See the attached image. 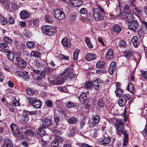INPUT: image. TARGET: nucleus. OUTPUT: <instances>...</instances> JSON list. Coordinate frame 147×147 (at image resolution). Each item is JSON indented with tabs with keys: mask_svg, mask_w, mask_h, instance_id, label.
Returning a JSON list of instances; mask_svg holds the SVG:
<instances>
[{
	"mask_svg": "<svg viewBox=\"0 0 147 147\" xmlns=\"http://www.w3.org/2000/svg\"><path fill=\"white\" fill-rule=\"evenodd\" d=\"M8 22L11 24H13L15 22V20L14 18L12 17H9L8 20Z\"/></svg>",
	"mask_w": 147,
	"mask_h": 147,
	"instance_id": "60",
	"label": "nucleus"
},
{
	"mask_svg": "<svg viewBox=\"0 0 147 147\" xmlns=\"http://www.w3.org/2000/svg\"><path fill=\"white\" fill-rule=\"evenodd\" d=\"M54 16L55 18L59 20H62L65 18L64 12L59 9L57 8L54 10Z\"/></svg>",
	"mask_w": 147,
	"mask_h": 147,
	"instance_id": "6",
	"label": "nucleus"
},
{
	"mask_svg": "<svg viewBox=\"0 0 147 147\" xmlns=\"http://www.w3.org/2000/svg\"><path fill=\"white\" fill-rule=\"evenodd\" d=\"M96 55L94 54L90 53L87 54L85 57L86 60L88 61H91L96 59Z\"/></svg>",
	"mask_w": 147,
	"mask_h": 147,
	"instance_id": "15",
	"label": "nucleus"
},
{
	"mask_svg": "<svg viewBox=\"0 0 147 147\" xmlns=\"http://www.w3.org/2000/svg\"><path fill=\"white\" fill-rule=\"evenodd\" d=\"M143 134L144 136L147 135V124L146 125L143 131Z\"/></svg>",
	"mask_w": 147,
	"mask_h": 147,
	"instance_id": "64",
	"label": "nucleus"
},
{
	"mask_svg": "<svg viewBox=\"0 0 147 147\" xmlns=\"http://www.w3.org/2000/svg\"><path fill=\"white\" fill-rule=\"evenodd\" d=\"M40 22V20L38 19H36L33 21V24L36 26H38Z\"/></svg>",
	"mask_w": 147,
	"mask_h": 147,
	"instance_id": "58",
	"label": "nucleus"
},
{
	"mask_svg": "<svg viewBox=\"0 0 147 147\" xmlns=\"http://www.w3.org/2000/svg\"><path fill=\"white\" fill-rule=\"evenodd\" d=\"M8 48V47H0V51L9 53L10 51L9 50Z\"/></svg>",
	"mask_w": 147,
	"mask_h": 147,
	"instance_id": "41",
	"label": "nucleus"
},
{
	"mask_svg": "<svg viewBox=\"0 0 147 147\" xmlns=\"http://www.w3.org/2000/svg\"><path fill=\"white\" fill-rule=\"evenodd\" d=\"M92 86V83H91V82H87L85 84V87L87 88H89L91 87Z\"/></svg>",
	"mask_w": 147,
	"mask_h": 147,
	"instance_id": "57",
	"label": "nucleus"
},
{
	"mask_svg": "<svg viewBox=\"0 0 147 147\" xmlns=\"http://www.w3.org/2000/svg\"><path fill=\"white\" fill-rule=\"evenodd\" d=\"M123 90L121 89L120 88H118L116 89V90L115 91L116 96L117 97L121 96L123 93Z\"/></svg>",
	"mask_w": 147,
	"mask_h": 147,
	"instance_id": "32",
	"label": "nucleus"
},
{
	"mask_svg": "<svg viewBox=\"0 0 147 147\" xmlns=\"http://www.w3.org/2000/svg\"><path fill=\"white\" fill-rule=\"evenodd\" d=\"M115 127L117 130V134L119 136L123 134V146L126 145L128 142V135L127 133V131L125 129V125L123 122L120 119H117L115 123Z\"/></svg>",
	"mask_w": 147,
	"mask_h": 147,
	"instance_id": "1",
	"label": "nucleus"
},
{
	"mask_svg": "<svg viewBox=\"0 0 147 147\" xmlns=\"http://www.w3.org/2000/svg\"><path fill=\"white\" fill-rule=\"evenodd\" d=\"M80 13L82 14H85L87 13V11L85 8H83L80 10Z\"/></svg>",
	"mask_w": 147,
	"mask_h": 147,
	"instance_id": "56",
	"label": "nucleus"
},
{
	"mask_svg": "<svg viewBox=\"0 0 147 147\" xmlns=\"http://www.w3.org/2000/svg\"><path fill=\"white\" fill-rule=\"evenodd\" d=\"M2 147H13L11 140L9 139L5 140L3 142Z\"/></svg>",
	"mask_w": 147,
	"mask_h": 147,
	"instance_id": "16",
	"label": "nucleus"
},
{
	"mask_svg": "<svg viewBox=\"0 0 147 147\" xmlns=\"http://www.w3.org/2000/svg\"><path fill=\"white\" fill-rule=\"evenodd\" d=\"M44 129L43 128V127L41 126V127H40L38 129V134L41 136L40 137H42V136H44L45 134V131Z\"/></svg>",
	"mask_w": 147,
	"mask_h": 147,
	"instance_id": "35",
	"label": "nucleus"
},
{
	"mask_svg": "<svg viewBox=\"0 0 147 147\" xmlns=\"http://www.w3.org/2000/svg\"><path fill=\"white\" fill-rule=\"evenodd\" d=\"M85 41L86 44L87 45L89 46H92V45L91 44V41L90 39L88 37H86L85 38Z\"/></svg>",
	"mask_w": 147,
	"mask_h": 147,
	"instance_id": "46",
	"label": "nucleus"
},
{
	"mask_svg": "<svg viewBox=\"0 0 147 147\" xmlns=\"http://www.w3.org/2000/svg\"><path fill=\"white\" fill-rule=\"evenodd\" d=\"M134 13L138 18L142 15V11L140 8L136 6L134 7Z\"/></svg>",
	"mask_w": 147,
	"mask_h": 147,
	"instance_id": "22",
	"label": "nucleus"
},
{
	"mask_svg": "<svg viewBox=\"0 0 147 147\" xmlns=\"http://www.w3.org/2000/svg\"><path fill=\"white\" fill-rule=\"evenodd\" d=\"M54 139L57 141L59 144V143H62L63 141V138L58 136H57L55 139Z\"/></svg>",
	"mask_w": 147,
	"mask_h": 147,
	"instance_id": "47",
	"label": "nucleus"
},
{
	"mask_svg": "<svg viewBox=\"0 0 147 147\" xmlns=\"http://www.w3.org/2000/svg\"><path fill=\"white\" fill-rule=\"evenodd\" d=\"M31 55L32 57L40 58L41 56V53L36 51H32L31 53Z\"/></svg>",
	"mask_w": 147,
	"mask_h": 147,
	"instance_id": "34",
	"label": "nucleus"
},
{
	"mask_svg": "<svg viewBox=\"0 0 147 147\" xmlns=\"http://www.w3.org/2000/svg\"><path fill=\"white\" fill-rule=\"evenodd\" d=\"M20 16L22 19H26L30 17V14L28 13L26 11L23 10L20 13Z\"/></svg>",
	"mask_w": 147,
	"mask_h": 147,
	"instance_id": "20",
	"label": "nucleus"
},
{
	"mask_svg": "<svg viewBox=\"0 0 147 147\" xmlns=\"http://www.w3.org/2000/svg\"><path fill=\"white\" fill-rule=\"evenodd\" d=\"M80 50L79 49H76V51L74 52L73 54V57L74 60L77 61L78 59V56Z\"/></svg>",
	"mask_w": 147,
	"mask_h": 147,
	"instance_id": "33",
	"label": "nucleus"
},
{
	"mask_svg": "<svg viewBox=\"0 0 147 147\" xmlns=\"http://www.w3.org/2000/svg\"><path fill=\"white\" fill-rule=\"evenodd\" d=\"M133 52L132 50H128L123 52V56L127 59L130 58L133 56Z\"/></svg>",
	"mask_w": 147,
	"mask_h": 147,
	"instance_id": "19",
	"label": "nucleus"
},
{
	"mask_svg": "<svg viewBox=\"0 0 147 147\" xmlns=\"http://www.w3.org/2000/svg\"><path fill=\"white\" fill-rule=\"evenodd\" d=\"M28 119L29 117L28 116L26 115H25L22 116L21 119V121L22 122H27Z\"/></svg>",
	"mask_w": 147,
	"mask_h": 147,
	"instance_id": "45",
	"label": "nucleus"
},
{
	"mask_svg": "<svg viewBox=\"0 0 147 147\" xmlns=\"http://www.w3.org/2000/svg\"><path fill=\"white\" fill-rule=\"evenodd\" d=\"M131 41L134 46H138V38L136 36L133 37L131 39Z\"/></svg>",
	"mask_w": 147,
	"mask_h": 147,
	"instance_id": "42",
	"label": "nucleus"
},
{
	"mask_svg": "<svg viewBox=\"0 0 147 147\" xmlns=\"http://www.w3.org/2000/svg\"><path fill=\"white\" fill-rule=\"evenodd\" d=\"M58 89L61 92H66L68 91V90L65 87H60L58 88Z\"/></svg>",
	"mask_w": 147,
	"mask_h": 147,
	"instance_id": "54",
	"label": "nucleus"
},
{
	"mask_svg": "<svg viewBox=\"0 0 147 147\" xmlns=\"http://www.w3.org/2000/svg\"><path fill=\"white\" fill-rule=\"evenodd\" d=\"M8 53L7 57L8 59L10 61H12L14 58V55L12 54H11L10 51L9 52V53Z\"/></svg>",
	"mask_w": 147,
	"mask_h": 147,
	"instance_id": "48",
	"label": "nucleus"
},
{
	"mask_svg": "<svg viewBox=\"0 0 147 147\" xmlns=\"http://www.w3.org/2000/svg\"><path fill=\"white\" fill-rule=\"evenodd\" d=\"M86 123L85 120H82L80 122L79 125L81 128H82Z\"/></svg>",
	"mask_w": 147,
	"mask_h": 147,
	"instance_id": "51",
	"label": "nucleus"
},
{
	"mask_svg": "<svg viewBox=\"0 0 147 147\" xmlns=\"http://www.w3.org/2000/svg\"><path fill=\"white\" fill-rule=\"evenodd\" d=\"M113 52L111 49H109L108 50L105 55V58L107 59H110L113 57Z\"/></svg>",
	"mask_w": 147,
	"mask_h": 147,
	"instance_id": "25",
	"label": "nucleus"
},
{
	"mask_svg": "<svg viewBox=\"0 0 147 147\" xmlns=\"http://www.w3.org/2000/svg\"><path fill=\"white\" fill-rule=\"evenodd\" d=\"M59 144L56 140L54 139L51 143V147H58Z\"/></svg>",
	"mask_w": 147,
	"mask_h": 147,
	"instance_id": "43",
	"label": "nucleus"
},
{
	"mask_svg": "<svg viewBox=\"0 0 147 147\" xmlns=\"http://www.w3.org/2000/svg\"><path fill=\"white\" fill-rule=\"evenodd\" d=\"M101 84L100 80L99 78H97L92 82V86L96 90H98L100 88Z\"/></svg>",
	"mask_w": 147,
	"mask_h": 147,
	"instance_id": "18",
	"label": "nucleus"
},
{
	"mask_svg": "<svg viewBox=\"0 0 147 147\" xmlns=\"http://www.w3.org/2000/svg\"><path fill=\"white\" fill-rule=\"evenodd\" d=\"M79 146L80 147H93L88 144L83 143L79 144Z\"/></svg>",
	"mask_w": 147,
	"mask_h": 147,
	"instance_id": "55",
	"label": "nucleus"
},
{
	"mask_svg": "<svg viewBox=\"0 0 147 147\" xmlns=\"http://www.w3.org/2000/svg\"><path fill=\"white\" fill-rule=\"evenodd\" d=\"M116 63L115 62L112 61L110 65L109 69L115 70V69Z\"/></svg>",
	"mask_w": 147,
	"mask_h": 147,
	"instance_id": "50",
	"label": "nucleus"
},
{
	"mask_svg": "<svg viewBox=\"0 0 147 147\" xmlns=\"http://www.w3.org/2000/svg\"><path fill=\"white\" fill-rule=\"evenodd\" d=\"M0 22L2 25H5L7 24L8 21L3 16H0Z\"/></svg>",
	"mask_w": 147,
	"mask_h": 147,
	"instance_id": "37",
	"label": "nucleus"
},
{
	"mask_svg": "<svg viewBox=\"0 0 147 147\" xmlns=\"http://www.w3.org/2000/svg\"><path fill=\"white\" fill-rule=\"evenodd\" d=\"M127 11L126 10V8H125L124 9V11L122 13H121L119 15H117L115 16V17L117 19H125L126 18V12Z\"/></svg>",
	"mask_w": 147,
	"mask_h": 147,
	"instance_id": "27",
	"label": "nucleus"
},
{
	"mask_svg": "<svg viewBox=\"0 0 147 147\" xmlns=\"http://www.w3.org/2000/svg\"><path fill=\"white\" fill-rule=\"evenodd\" d=\"M127 89L128 90L132 93H134L135 92L134 88L131 83H129L128 84V85L127 88Z\"/></svg>",
	"mask_w": 147,
	"mask_h": 147,
	"instance_id": "30",
	"label": "nucleus"
},
{
	"mask_svg": "<svg viewBox=\"0 0 147 147\" xmlns=\"http://www.w3.org/2000/svg\"><path fill=\"white\" fill-rule=\"evenodd\" d=\"M3 67L4 69L6 71L10 72L11 71V69L7 65H6L5 64H4L3 65Z\"/></svg>",
	"mask_w": 147,
	"mask_h": 147,
	"instance_id": "59",
	"label": "nucleus"
},
{
	"mask_svg": "<svg viewBox=\"0 0 147 147\" xmlns=\"http://www.w3.org/2000/svg\"><path fill=\"white\" fill-rule=\"evenodd\" d=\"M120 97L118 102L119 106L122 107L125 105L127 100L130 99L131 96L128 94H125L122 95Z\"/></svg>",
	"mask_w": 147,
	"mask_h": 147,
	"instance_id": "4",
	"label": "nucleus"
},
{
	"mask_svg": "<svg viewBox=\"0 0 147 147\" xmlns=\"http://www.w3.org/2000/svg\"><path fill=\"white\" fill-rule=\"evenodd\" d=\"M66 79H67L62 74H61L57 77L56 82L55 84H61L64 82V80Z\"/></svg>",
	"mask_w": 147,
	"mask_h": 147,
	"instance_id": "13",
	"label": "nucleus"
},
{
	"mask_svg": "<svg viewBox=\"0 0 147 147\" xmlns=\"http://www.w3.org/2000/svg\"><path fill=\"white\" fill-rule=\"evenodd\" d=\"M98 106L100 108H103L105 106V102L102 98L99 99L97 102Z\"/></svg>",
	"mask_w": 147,
	"mask_h": 147,
	"instance_id": "31",
	"label": "nucleus"
},
{
	"mask_svg": "<svg viewBox=\"0 0 147 147\" xmlns=\"http://www.w3.org/2000/svg\"><path fill=\"white\" fill-rule=\"evenodd\" d=\"M121 27L117 24L115 25L112 27V31L117 34H118L121 30Z\"/></svg>",
	"mask_w": 147,
	"mask_h": 147,
	"instance_id": "23",
	"label": "nucleus"
},
{
	"mask_svg": "<svg viewBox=\"0 0 147 147\" xmlns=\"http://www.w3.org/2000/svg\"><path fill=\"white\" fill-rule=\"evenodd\" d=\"M45 20L49 23H52L53 21L52 17L49 15H46L45 16Z\"/></svg>",
	"mask_w": 147,
	"mask_h": 147,
	"instance_id": "36",
	"label": "nucleus"
},
{
	"mask_svg": "<svg viewBox=\"0 0 147 147\" xmlns=\"http://www.w3.org/2000/svg\"><path fill=\"white\" fill-rule=\"evenodd\" d=\"M102 13H104V10L100 6L94 9V16L96 21H100L103 19L104 16Z\"/></svg>",
	"mask_w": 147,
	"mask_h": 147,
	"instance_id": "2",
	"label": "nucleus"
},
{
	"mask_svg": "<svg viewBox=\"0 0 147 147\" xmlns=\"http://www.w3.org/2000/svg\"><path fill=\"white\" fill-rule=\"evenodd\" d=\"M73 69L71 68H68L66 69L62 74L67 79H71L74 77L73 73Z\"/></svg>",
	"mask_w": 147,
	"mask_h": 147,
	"instance_id": "7",
	"label": "nucleus"
},
{
	"mask_svg": "<svg viewBox=\"0 0 147 147\" xmlns=\"http://www.w3.org/2000/svg\"><path fill=\"white\" fill-rule=\"evenodd\" d=\"M42 122L43 125L41 126L43 127L44 129L47 127H50L52 124L51 120L49 118H46L44 120L42 119Z\"/></svg>",
	"mask_w": 147,
	"mask_h": 147,
	"instance_id": "12",
	"label": "nucleus"
},
{
	"mask_svg": "<svg viewBox=\"0 0 147 147\" xmlns=\"http://www.w3.org/2000/svg\"><path fill=\"white\" fill-rule=\"evenodd\" d=\"M29 102L34 107L36 108H40L42 105V102L35 98L29 97L28 98Z\"/></svg>",
	"mask_w": 147,
	"mask_h": 147,
	"instance_id": "5",
	"label": "nucleus"
},
{
	"mask_svg": "<svg viewBox=\"0 0 147 147\" xmlns=\"http://www.w3.org/2000/svg\"><path fill=\"white\" fill-rule=\"evenodd\" d=\"M15 74L17 76L22 77L24 75V73L19 71L16 72Z\"/></svg>",
	"mask_w": 147,
	"mask_h": 147,
	"instance_id": "53",
	"label": "nucleus"
},
{
	"mask_svg": "<svg viewBox=\"0 0 147 147\" xmlns=\"http://www.w3.org/2000/svg\"><path fill=\"white\" fill-rule=\"evenodd\" d=\"M11 129L15 136H18L20 134L19 129L17 126L15 124L12 123L10 126Z\"/></svg>",
	"mask_w": 147,
	"mask_h": 147,
	"instance_id": "9",
	"label": "nucleus"
},
{
	"mask_svg": "<svg viewBox=\"0 0 147 147\" xmlns=\"http://www.w3.org/2000/svg\"><path fill=\"white\" fill-rule=\"evenodd\" d=\"M61 42L63 46H69L71 45L70 40L67 38H63L61 40Z\"/></svg>",
	"mask_w": 147,
	"mask_h": 147,
	"instance_id": "28",
	"label": "nucleus"
},
{
	"mask_svg": "<svg viewBox=\"0 0 147 147\" xmlns=\"http://www.w3.org/2000/svg\"><path fill=\"white\" fill-rule=\"evenodd\" d=\"M78 121V119L74 117H70L68 120V123L71 124H75Z\"/></svg>",
	"mask_w": 147,
	"mask_h": 147,
	"instance_id": "29",
	"label": "nucleus"
},
{
	"mask_svg": "<svg viewBox=\"0 0 147 147\" xmlns=\"http://www.w3.org/2000/svg\"><path fill=\"white\" fill-rule=\"evenodd\" d=\"M25 134L26 136H36V135L37 134V133H35L34 131L32 129H29L26 131L25 132Z\"/></svg>",
	"mask_w": 147,
	"mask_h": 147,
	"instance_id": "26",
	"label": "nucleus"
},
{
	"mask_svg": "<svg viewBox=\"0 0 147 147\" xmlns=\"http://www.w3.org/2000/svg\"><path fill=\"white\" fill-rule=\"evenodd\" d=\"M26 91L27 93L29 95L32 96L34 94V92L33 90L28 87L26 88Z\"/></svg>",
	"mask_w": 147,
	"mask_h": 147,
	"instance_id": "44",
	"label": "nucleus"
},
{
	"mask_svg": "<svg viewBox=\"0 0 147 147\" xmlns=\"http://www.w3.org/2000/svg\"><path fill=\"white\" fill-rule=\"evenodd\" d=\"M59 57L60 59H64L65 60H68L69 59V57L68 56H66L60 54L59 55Z\"/></svg>",
	"mask_w": 147,
	"mask_h": 147,
	"instance_id": "63",
	"label": "nucleus"
},
{
	"mask_svg": "<svg viewBox=\"0 0 147 147\" xmlns=\"http://www.w3.org/2000/svg\"><path fill=\"white\" fill-rule=\"evenodd\" d=\"M139 24L136 20L131 21L128 26L129 29L133 31H134L136 30Z\"/></svg>",
	"mask_w": 147,
	"mask_h": 147,
	"instance_id": "11",
	"label": "nucleus"
},
{
	"mask_svg": "<svg viewBox=\"0 0 147 147\" xmlns=\"http://www.w3.org/2000/svg\"><path fill=\"white\" fill-rule=\"evenodd\" d=\"M105 65V62L104 61H100L98 62L96 65V67L98 68H100L103 67Z\"/></svg>",
	"mask_w": 147,
	"mask_h": 147,
	"instance_id": "39",
	"label": "nucleus"
},
{
	"mask_svg": "<svg viewBox=\"0 0 147 147\" xmlns=\"http://www.w3.org/2000/svg\"><path fill=\"white\" fill-rule=\"evenodd\" d=\"M41 30L43 33L49 36L53 35L56 31L55 27L49 26H45L42 27Z\"/></svg>",
	"mask_w": 147,
	"mask_h": 147,
	"instance_id": "3",
	"label": "nucleus"
},
{
	"mask_svg": "<svg viewBox=\"0 0 147 147\" xmlns=\"http://www.w3.org/2000/svg\"><path fill=\"white\" fill-rule=\"evenodd\" d=\"M44 71L46 74L49 75L52 72L53 70L51 68L47 67L45 68Z\"/></svg>",
	"mask_w": 147,
	"mask_h": 147,
	"instance_id": "38",
	"label": "nucleus"
},
{
	"mask_svg": "<svg viewBox=\"0 0 147 147\" xmlns=\"http://www.w3.org/2000/svg\"><path fill=\"white\" fill-rule=\"evenodd\" d=\"M100 118L99 115H93L92 118V122L90 124V127H93L98 123Z\"/></svg>",
	"mask_w": 147,
	"mask_h": 147,
	"instance_id": "8",
	"label": "nucleus"
},
{
	"mask_svg": "<svg viewBox=\"0 0 147 147\" xmlns=\"http://www.w3.org/2000/svg\"><path fill=\"white\" fill-rule=\"evenodd\" d=\"M53 132L55 135H56L57 136L61 134V133L60 131L56 129L53 130Z\"/></svg>",
	"mask_w": 147,
	"mask_h": 147,
	"instance_id": "49",
	"label": "nucleus"
},
{
	"mask_svg": "<svg viewBox=\"0 0 147 147\" xmlns=\"http://www.w3.org/2000/svg\"><path fill=\"white\" fill-rule=\"evenodd\" d=\"M45 103L47 106L49 107H51L52 106V103L50 100H48L46 101Z\"/></svg>",
	"mask_w": 147,
	"mask_h": 147,
	"instance_id": "62",
	"label": "nucleus"
},
{
	"mask_svg": "<svg viewBox=\"0 0 147 147\" xmlns=\"http://www.w3.org/2000/svg\"><path fill=\"white\" fill-rule=\"evenodd\" d=\"M4 40L5 42L9 43H10L11 41V38L6 36L4 37Z\"/></svg>",
	"mask_w": 147,
	"mask_h": 147,
	"instance_id": "61",
	"label": "nucleus"
},
{
	"mask_svg": "<svg viewBox=\"0 0 147 147\" xmlns=\"http://www.w3.org/2000/svg\"><path fill=\"white\" fill-rule=\"evenodd\" d=\"M74 128L73 127H71L69 128V132L68 134L69 136H74Z\"/></svg>",
	"mask_w": 147,
	"mask_h": 147,
	"instance_id": "40",
	"label": "nucleus"
},
{
	"mask_svg": "<svg viewBox=\"0 0 147 147\" xmlns=\"http://www.w3.org/2000/svg\"><path fill=\"white\" fill-rule=\"evenodd\" d=\"M111 142V139L109 137H107L102 140L99 142L100 145L106 146L109 144Z\"/></svg>",
	"mask_w": 147,
	"mask_h": 147,
	"instance_id": "21",
	"label": "nucleus"
},
{
	"mask_svg": "<svg viewBox=\"0 0 147 147\" xmlns=\"http://www.w3.org/2000/svg\"><path fill=\"white\" fill-rule=\"evenodd\" d=\"M83 3V1L81 0H71L70 4L74 7H77L81 5Z\"/></svg>",
	"mask_w": 147,
	"mask_h": 147,
	"instance_id": "17",
	"label": "nucleus"
},
{
	"mask_svg": "<svg viewBox=\"0 0 147 147\" xmlns=\"http://www.w3.org/2000/svg\"><path fill=\"white\" fill-rule=\"evenodd\" d=\"M87 94L84 92H82L79 97V99L80 102L82 103H84L87 99Z\"/></svg>",
	"mask_w": 147,
	"mask_h": 147,
	"instance_id": "24",
	"label": "nucleus"
},
{
	"mask_svg": "<svg viewBox=\"0 0 147 147\" xmlns=\"http://www.w3.org/2000/svg\"><path fill=\"white\" fill-rule=\"evenodd\" d=\"M15 59L18 65L20 67L24 68L26 65V62L19 57H16Z\"/></svg>",
	"mask_w": 147,
	"mask_h": 147,
	"instance_id": "10",
	"label": "nucleus"
},
{
	"mask_svg": "<svg viewBox=\"0 0 147 147\" xmlns=\"http://www.w3.org/2000/svg\"><path fill=\"white\" fill-rule=\"evenodd\" d=\"M66 105L67 107L70 108L75 106L74 104L70 101H68L66 104Z\"/></svg>",
	"mask_w": 147,
	"mask_h": 147,
	"instance_id": "52",
	"label": "nucleus"
},
{
	"mask_svg": "<svg viewBox=\"0 0 147 147\" xmlns=\"http://www.w3.org/2000/svg\"><path fill=\"white\" fill-rule=\"evenodd\" d=\"M126 10L127 11L126 12L125 19L129 22H131L133 20L134 16L133 15L130 13V10L129 9L126 8Z\"/></svg>",
	"mask_w": 147,
	"mask_h": 147,
	"instance_id": "14",
	"label": "nucleus"
}]
</instances>
